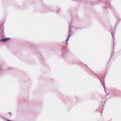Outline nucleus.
Masks as SVG:
<instances>
[{
    "mask_svg": "<svg viewBox=\"0 0 121 121\" xmlns=\"http://www.w3.org/2000/svg\"><path fill=\"white\" fill-rule=\"evenodd\" d=\"M10 38H5L0 40V41H2L3 42H8L10 39Z\"/></svg>",
    "mask_w": 121,
    "mask_h": 121,
    "instance_id": "nucleus-1",
    "label": "nucleus"
}]
</instances>
